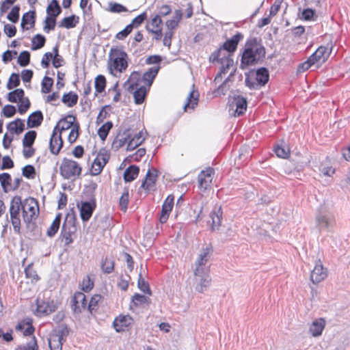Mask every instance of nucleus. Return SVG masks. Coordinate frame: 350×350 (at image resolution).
<instances>
[{"mask_svg": "<svg viewBox=\"0 0 350 350\" xmlns=\"http://www.w3.org/2000/svg\"><path fill=\"white\" fill-rule=\"evenodd\" d=\"M266 55L265 46L256 38L247 40L242 52L239 68L247 69L250 66L262 64Z\"/></svg>", "mask_w": 350, "mask_h": 350, "instance_id": "1", "label": "nucleus"}, {"mask_svg": "<svg viewBox=\"0 0 350 350\" xmlns=\"http://www.w3.org/2000/svg\"><path fill=\"white\" fill-rule=\"evenodd\" d=\"M129 57L122 48H111L109 53L108 68L109 72L113 74V70L120 73L123 72L128 68Z\"/></svg>", "mask_w": 350, "mask_h": 350, "instance_id": "2", "label": "nucleus"}, {"mask_svg": "<svg viewBox=\"0 0 350 350\" xmlns=\"http://www.w3.org/2000/svg\"><path fill=\"white\" fill-rule=\"evenodd\" d=\"M140 75L138 72L133 71L129 79L124 82V88L127 89L129 92L133 93L135 103L137 105L142 104L146 97L148 89L145 86H141L137 88Z\"/></svg>", "mask_w": 350, "mask_h": 350, "instance_id": "3", "label": "nucleus"}, {"mask_svg": "<svg viewBox=\"0 0 350 350\" xmlns=\"http://www.w3.org/2000/svg\"><path fill=\"white\" fill-rule=\"evenodd\" d=\"M23 207H24V203L22 202L21 197L18 196L13 197L10 201L9 212L14 231L18 234H21L20 211H23Z\"/></svg>", "mask_w": 350, "mask_h": 350, "instance_id": "4", "label": "nucleus"}, {"mask_svg": "<svg viewBox=\"0 0 350 350\" xmlns=\"http://www.w3.org/2000/svg\"><path fill=\"white\" fill-rule=\"evenodd\" d=\"M82 168L79 164L73 160L64 158L59 167L60 174L65 179L75 180L81 174Z\"/></svg>", "mask_w": 350, "mask_h": 350, "instance_id": "5", "label": "nucleus"}, {"mask_svg": "<svg viewBox=\"0 0 350 350\" xmlns=\"http://www.w3.org/2000/svg\"><path fill=\"white\" fill-rule=\"evenodd\" d=\"M209 61L212 63L217 62L221 64L220 72L222 74H226L229 68L232 66L234 62L232 58L227 56L225 52L221 51V49L215 50L209 57Z\"/></svg>", "mask_w": 350, "mask_h": 350, "instance_id": "6", "label": "nucleus"}, {"mask_svg": "<svg viewBox=\"0 0 350 350\" xmlns=\"http://www.w3.org/2000/svg\"><path fill=\"white\" fill-rule=\"evenodd\" d=\"M229 111H233L232 114L234 116H242L247 109V99L240 95L233 94L229 96Z\"/></svg>", "mask_w": 350, "mask_h": 350, "instance_id": "7", "label": "nucleus"}, {"mask_svg": "<svg viewBox=\"0 0 350 350\" xmlns=\"http://www.w3.org/2000/svg\"><path fill=\"white\" fill-rule=\"evenodd\" d=\"M23 207V217L24 222L29 224L36 219V212H39L38 203L33 198L26 199Z\"/></svg>", "mask_w": 350, "mask_h": 350, "instance_id": "8", "label": "nucleus"}, {"mask_svg": "<svg viewBox=\"0 0 350 350\" xmlns=\"http://www.w3.org/2000/svg\"><path fill=\"white\" fill-rule=\"evenodd\" d=\"M77 206L79 208L81 220L83 222H87L96 208V199L92 197L90 201H81L80 204L77 203Z\"/></svg>", "mask_w": 350, "mask_h": 350, "instance_id": "9", "label": "nucleus"}, {"mask_svg": "<svg viewBox=\"0 0 350 350\" xmlns=\"http://www.w3.org/2000/svg\"><path fill=\"white\" fill-rule=\"evenodd\" d=\"M316 224L319 230H329L335 224L334 216L327 212H319L316 217Z\"/></svg>", "mask_w": 350, "mask_h": 350, "instance_id": "10", "label": "nucleus"}, {"mask_svg": "<svg viewBox=\"0 0 350 350\" xmlns=\"http://www.w3.org/2000/svg\"><path fill=\"white\" fill-rule=\"evenodd\" d=\"M327 48L324 46H319L314 53H313L308 59L313 65L318 64L317 68L321 66L328 59L331 51H327Z\"/></svg>", "mask_w": 350, "mask_h": 350, "instance_id": "11", "label": "nucleus"}, {"mask_svg": "<svg viewBox=\"0 0 350 350\" xmlns=\"http://www.w3.org/2000/svg\"><path fill=\"white\" fill-rule=\"evenodd\" d=\"M243 38V35L237 32L231 38L227 40L222 46L219 48L221 49V51H226L228 53L227 56L230 57L233 55L237 49L239 42Z\"/></svg>", "mask_w": 350, "mask_h": 350, "instance_id": "12", "label": "nucleus"}, {"mask_svg": "<svg viewBox=\"0 0 350 350\" xmlns=\"http://www.w3.org/2000/svg\"><path fill=\"white\" fill-rule=\"evenodd\" d=\"M36 313L38 316L49 315L57 309V305L53 300H37Z\"/></svg>", "mask_w": 350, "mask_h": 350, "instance_id": "13", "label": "nucleus"}, {"mask_svg": "<svg viewBox=\"0 0 350 350\" xmlns=\"http://www.w3.org/2000/svg\"><path fill=\"white\" fill-rule=\"evenodd\" d=\"M87 306L85 295L82 292H76L72 299L71 309L75 314H79Z\"/></svg>", "mask_w": 350, "mask_h": 350, "instance_id": "14", "label": "nucleus"}, {"mask_svg": "<svg viewBox=\"0 0 350 350\" xmlns=\"http://www.w3.org/2000/svg\"><path fill=\"white\" fill-rule=\"evenodd\" d=\"M158 172L156 169L148 170L144 180L142 183L141 187L148 191L154 190L157 180Z\"/></svg>", "mask_w": 350, "mask_h": 350, "instance_id": "15", "label": "nucleus"}, {"mask_svg": "<svg viewBox=\"0 0 350 350\" xmlns=\"http://www.w3.org/2000/svg\"><path fill=\"white\" fill-rule=\"evenodd\" d=\"M75 120L76 117L75 116L71 114L67 115L66 116L59 120L57 125L55 126L53 131H58L61 134L62 131L72 129L74 126V124L76 123Z\"/></svg>", "mask_w": 350, "mask_h": 350, "instance_id": "16", "label": "nucleus"}, {"mask_svg": "<svg viewBox=\"0 0 350 350\" xmlns=\"http://www.w3.org/2000/svg\"><path fill=\"white\" fill-rule=\"evenodd\" d=\"M174 196H168L165 200L161 208V212L159 217L161 224H164L167 221L169 217V214L171 212L174 206Z\"/></svg>", "mask_w": 350, "mask_h": 350, "instance_id": "17", "label": "nucleus"}, {"mask_svg": "<svg viewBox=\"0 0 350 350\" xmlns=\"http://www.w3.org/2000/svg\"><path fill=\"white\" fill-rule=\"evenodd\" d=\"M132 136V131L131 129L124 130L122 133H119L112 143V147L116 150H119L123 147L126 143L129 142V139Z\"/></svg>", "mask_w": 350, "mask_h": 350, "instance_id": "18", "label": "nucleus"}, {"mask_svg": "<svg viewBox=\"0 0 350 350\" xmlns=\"http://www.w3.org/2000/svg\"><path fill=\"white\" fill-rule=\"evenodd\" d=\"M64 144L62 135H57V131H53L49 142V149L52 154L57 155Z\"/></svg>", "mask_w": 350, "mask_h": 350, "instance_id": "19", "label": "nucleus"}, {"mask_svg": "<svg viewBox=\"0 0 350 350\" xmlns=\"http://www.w3.org/2000/svg\"><path fill=\"white\" fill-rule=\"evenodd\" d=\"M132 321V318L129 315H120L114 319L113 326L117 332H122L131 324Z\"/></svg>", "mask_w": 350, "mask_h": 350, "instance_id": "20", "label": "nucleus"}, {"mask_svg": "<svg viewBox=\"0 0 350 350\" xmlns=\"http://www.w3.org/2000/svg\"><path fill=\"white\" fill-rule=\"evenodd\" d=\"M326 276L327 273L324 271L323 265L321 263H317L311 271L310 280L313 284H317L324 280Z\"/></svg>", "mask_w": 350, "mask_h": 350, "instance_id": "21", "label": "nucleus"}, {"mask_svg": "<svg viewBox=\"0 0 350 350\" xmlns=\"http://www.w3.org/2000/svg\"><path fill=\"white\" fill-rule=\"evenodd\" d=\"M222 209L221 207H215L214 209L210 213V217L212 220L211 230L215 231L219 230L221 226L222 219Z\"/></svg>", "mask_w": 350, "mask_h": 350, "instance_id": "22", "label": "nucleus"}, {"mask_svg": "<svg viewBox=\"0 0 350 350\" xmlns=\"http://www.w3.org/2000/svg\"><path fill=\"white\" fill-rule=\"evenodd\" d=\"M43 114L41 111L38 110L31 113L27 119V128H36L41 125L43 121Z\"/></svg>", "mask_w": 350, "mask_h": 350, "instance_id": "23", "label": "nucleus"}, {"mask_svg": "<svg viewBox=\"0 0 350 350\" xmlns=\"http://www.w3.org/2000/svg\"><path fill=\"white\" fill-rule=\"evenodd\" d=\"M269 73L265 67H261L256 70V80L259 88L265 86L269 81Z\"/></svg>", "mask_w": 350, "mask_h": 350, "instance_id": "24", "label": "nucleus"}, {"mask_svg": "<svg viewBox=\"0 0 350 350\" xmlns=\"http://www.w3.org/2000/svg\"><path fill=\"white\" fill-rule=\"evenodd\" d=\"M16 330L18 332H23V334L25 336H29L33 335L35 328L32 325V323L31 321H20L16 325Z\"/></svg>", "mask_w": 350, "mask_h": 350, "instance_id": "25", "label": "nucleus"}, {"mask_svg": "<svg viewBox=\"0 0 350 350\" xmlns=\"http://www.w3.org/2000/svg\"><path fill=\"white\" fill-rule=\"evenodd\" d=\"M213 253V248L211 244H208L206 247L202 248L199 256L196 262L199 265H205L210 257Z\"/></svg>", "mask_w": 350, "mask_h": 350, "instance_id": "26", "label": "nucleus"}, {"mask_svg": "<svg viewBox=\"0 0 350 350\" xmlns=\"http://www.w3.org/2000/svg\"><path fill=\"white\" fill-rule=\"evenodd\" d=\"M160 66H155L150 68L146 72H145L142 76V81L147 83L148 87H150L154 81V79L157 77L159 70Z\"/></svg>", "mask_w": 350, "mask_h": 350, "instance_id": "27", "label": "nucleus"}, {"mask_svg": "<svg viewBox=\"0 0 350 350\" xmlns=\"http://www.w3.org/2000/svg\"><path fill=\"white\" fill-rule=\"evenodd\" d=\"M325 326V321L323 318H320L314 321L310 327V332L314 337L321 335L323 330Z\"/></svg>", "mask_w": 350, "mask_h": 350, "instance_id": "28", "label": "nucleus"}, {"mask_svg": "<svg viewBox=\"0 0 350 350\" xmlns=\"http://www.w3.org/2000/svg\"><path fill=\"white\" fill-rule=\"evenodd\" d=\"M7 129L12 133L19 135L25 130L24 121L20 118H16L7 125Z\"/></svg>", "mask_w": 350, "mask_h": 350, "instance_id": "29", "label": "nucleus"}, {"mask_svg": "<svg viewBox=\"0 0 350 350\" xmlns=\"http://www.w3.org/2000/svg\"><path fill=\"white\" fill-rule=\"evenodd\" d=\"M139 167L135 165H131L126 168L123 174V178L126 183L132 182L138 176Z\"/></svg>", "mask_w": 350, "mask_h": 350, "instance_id": "30", "label": "nucleus"}, {"mask_svg": "<svg viewBox=\"0 0 350 350\" xmlns=\"http://www.w3.org/2000/svg\"><path fill=\"white\" fill-rule=\"evenodd\" d=\"M199 99V93L198 91H191L187 97V102L184 105V111H186L187 108L193 109L198 105Z\"/></svg>", "mask_w": 350, "mask_h": 350, "instance_id": "31", "label": "nucleus"}, {"mask_svg": "<svg viewBox=\"0 0 350 350\" xmlns=\"http://www.w3.org/2000/svg\"><path fill=\"white\" fill-rule=\"evenodd\" d=\"M78 99V95L76 93L70 91L68 93H65L63 95L62 98V102L67 107H72L77 103Z\"/></svg>", "mask_w": 350, "mask_h": 350, "instance_id": "32", "label": "nucleus"}, {"mask_svg": "<svg viewBox=\"0 0 350 350\" xmlns=\"http://www.w3.org/2000/svg\"><path fill=\"white\" fill-rule=\"evenodd\" d=\"M48 342L51 350H62V345L65 341L59 336L51 334Z\"/></svg>", "mask_w": 350, "mask_h": 350, "instance_id": "33", "label": "nucleus"}, {"mask_svg": "<svg viewBox=\"0 0 350 350\" xmlns=\"http://www.w3.org/2000/svg\"><path fill=\"white\" fill-rule=\"evenodd\" d=\"M62 8L57 0H52L46 10L47 15L55 17H57L62 13Z\"/></svg>", "mask_w": 350, "mask_h": 350, "instance_id": "34", "label": "nucleus"}, {"mask_svg": "<svg viewBox=\"0 0 350 350\" xmlns=\"http://www.w3.org/2000/svg\"><path fill=\"white\" fill-rule=\"evenodd\" d=\"M79 23V16L72 14L70 16L64 17L59 23V27H64L66 29H71L76 27Z\"/></svg>", "mask_w": 350, "mask_h": 350, "instance_id": "35", "label": "nucleus"}, {"mask_svg": "<svg viewBox=\"0 0 350 350\" xmlns=\"http://www.w3.org/2000/svg\"><path fill=\"white\" fill-rule=\"evenodd\" d=\"M144 138H142V132H139L138 133L135 134L132 138L131 137L130 139H129L126 150H133L137 146H139L144 142Z\"/></svg>", "mask_w": 350, "mask_h": 350, "instance_id": "36", "label": "nucleus"}, {"mask_svg": "<svg viewBox=\"0 0 350 350\" xmlns=\"http://www.w3.org/2000/svg\"><path fill=\"white\" fill-rule=\"evenodd\" d=\"M61 220L62 214L58 213L46 232V235L48 237H53L55 235L59 228Z\"/></svg>", "mask_w": 350, "mask_h": 350, "instance_id": "37", "label": "nucleus"}, {"mask_svg": "<svg viewBox=\"0 0 350 350\" xmlns=\"http://www.w3.org/2000/svg\"><path fill=\"white\" fill-rule=\"evenodd\" d=\"M77 218L74 213H68L62 226L66 227V229H70L72 231H77Z\"/></svg>", "mask_w": 350, "mask_h": 350, "instance_id": "38", "label": "nucleus"}, {"mask_svg": "<svg viewBox=\"0 0 350 350\" xmlns=\"http://www.w3.org/2000/svg\"><path fill=\"white\" fill-rule=\"evenodd\" d=\"M36 22V11L31 10L23 14L21 26L25 29V25L29 24L31 27L34 26Z\"/></svg>", "mask_w": 350, "mask_h": 350, "instance_id": "39", "label": "nucleus"}, {"mask_svg": "<svg viewBox=\"0 0 350 350\" xmlns=\"http://www.w3.org/2000/svg\"><path fill=\"white\" fill-rule=\"evenodd\" d=\"M25 96V92L21 88L15 89L12 92H8L7 95V99L11 103H17L18 100H21Z\"/></svg>", "mask_w": 350, "mask_h": 350, "instance_id": "40", "label": "nucleus"}, {"mask_svg": "<svg viewBox=\"0 0 350 350\" xmlns=\"http://www.w3.org/2000/svg\"><path fill=\"white\" fill-rule=\"evenodd\" d=\"M210 275L204 276L202 278H197L196 282L197 283L196 289L200 293H203L204 291L210 285L211 282Z\"/></svg>", "mask_w": 350, "mask_h": 350, "instance_id": "41", "label": "nucleus"}, {"mask_svg": "<svg viewBox=\"0 0 350 350\" xmlns=\"http://www.w3.org/2000/svg\"><path fill=\"white\" fill-rule=\"evenodd\" d=\"M70 332V329L68 325L65 323H62L58 327L54 329L51 334L54 335H57V337L59 336L61 339H63L64 341L66 340V337L68 336Z\"/></svg>", "mask_w": 350, "mask_h": 350, "instance_id": "42", "label": "nucleus"}, {"mask_svg": "<svg viewBox=\"0 0 350 350\" xmlns=\"http://www.w3.org/2000/svg\"><path fill=\"white\" fill-rule=\"evenodd\" d=\"M37 133L36 131L31 130L27 131L23 139V146L24 148L33 146L36 139Z\"/></svg>", "mask_w": 350, "mask_h": 350, "instance_id": "43", "label": "nucleus"}, {"mask_svg": "<svg viewBox=\"0 0 350 350\" xmlns=\"http://www.w3.org/2000/svg\"><path fill=\"white\" fill-rule=\"evenodd\" d=\"M76 232L77 231H72L69 228L66 229L65 226L62 227L60 237H62V240H64L65 246H68L73 243L72 235L75 234Z\"/></svg>", "mask_w": 350, "mask_h": 350, "instance_id": "44", "label": "nucleus"}, {"mask_svg": "<svg viewBox=\"0 0 350 350\" xmlns=\"http://www.w3.org/2000/svg\"><path fill=\"white\" fill-rule=\"evenodd\" d=\"M31 42V50L36 51L44 46L46 38L43 35L38 33L32 38Z\"/></svg>", "mask_w": 350, "mask_h": 350, "instance_id": "45", "label": "nucleus"}, {"mask_svg": "<svg viewBox=\"0 0 350 350\" xmlns=\"http://www.w3.org/2000/svg\"><path fill=\"white\" fill-rule=\"evenodd\" d=\"M113 127V123L111 121H108L104 124H103L98 130V135L101 140L105 141L108 134L110 131V130Z\"/></svg>", "mask_w": 350, "mask_h": 350, "instance_id": "46", "label": "nucleus"}, {"mask_svg": "<svg viewBox=\"0 0 350 350\" xmlns=\"http://www.w3.org/2000/svg\"><path fill=\"white\" fill-rule=\"evenodd\" d=\"M94 87L96 92L102 93L105 91L106 87V79L102 75H98L94 81Z\"/></svg>", "mask_w": 350, "mask_h": 350, "instance_id": "47", "label": "nucleus"}, {"mask_svg": "<svg viewBox=\"0 0 350 350\" xmlns=\"http://www.w3.org/2000/svg\"><path fill=\"white\" fill-rule=\"evenodd\" d=\"M115 262L113 259H109L107 257L101 262V269L107 274H109L114 270Z\"/></svg>", "mask_w": 350, "mask_h": 350, "instance_id": "48", "label": "nucleus"}, {"mask_svg": "<svg viewBox=\"0 0 350 350\" xmlns=\"http://www.w3.org/2000/svg\"><path fill=\"white\" fill-rule=\"evenodd\" d=\"M20 75L18 73L13 72L7 83L6 88L8 90H12L17 88L20 85Z\"/></svg>", "mask_w": 350, "mask_h": 350, "instance_id": "49", "label": "nucleus"}, {"mask_svg": "<svg viewBox=\"0 0 350 350\" xmlns=\"http://www.w3.org/2000/svg\"><path fill=\"white\" fill-rule=\"evenodd\" d=\"M57 18L53 16H49L46 17L44 20V26L43 27L44 31L46 33H49L50 31L53 30L56 25Z\"/></svg>", "mask_w": 350, "mask_h": 350, "instance_id": "50", "label": "nucleus"}, {"mask_svg": "<svg viewBox=\"0 0 350 350\" xmlns=\"http://www.w3.org/2000/svg\"><path fill=\"white\" fill-rule=\"evenodd\" d=\"M30 56L31 55L29 51H22L18 57V64L22 67L27 66L30 63Z\"/></svg>", "mask_w": 350, "mask_h": 350, "instance_id": "51", "label": "nucleus"}, {"mask_svg": "<svg viewBox=\"0 0 350 350\" xmlns=\"http://www.w3.org/2000/svg\"><path fill=\"white\" fill-rule=\"evenodd\" d=\"M25 273L26 277L31 279L32 282H37L40 280V277L37 274L36 271L34 270L33 267V263L27 265V267L25 269Z\"/></svg>", "mask_w": 350, "mask_h": 350, "instance_id": "52", "label": "nucleus"}, {"mask_svg": "<svg viewBox=\"0 0 350 350\" xmlns=\"http://www.w3.org/2000/svg\"><path fill=\"white\" fill-rule=\"evenodd\" d=\"M42 92L46 94L51 91L53 85V79L51 77L45 76L42 81Z\"/></svg>", "mask_w": 350, "mask_h": 350, "instance_id": "53", "label": "nucleus"}, {"mask_svg": "<svg viewBox=\"0 0 350 350\" xmlns=\"http://www.w3.org/2000/svg\"><path fill=\"white\" fill-rule=\"evenodd\" d=\"M137 286H138V288L142 291H143L144 293L149 295H152V292H151V290L150 288V286H149V284L148 283L144 280V278H143L142 275V273H139V279H138V282H137Z\"/></svg>", "mask_w": 350, "mask_h": 350, "instance_id": "54", "label": "nucleus"}, {"mask_svg": "<svg viewBox=\"0 0 350 350\" xmlns=\"http://www.w3.org/2000/svg\"><path fill=\"white\" fill-rule=\"evenodd\" d=\"M104 167L102 161H100L96 157L92 164L91 174L93 176H97L100 174Z\"/></svg>", "mask_w": 350, "mask_h": 350, "instance_id": "55", "label": "nucleus"}, {"mask_svg": "<svg viewBox=\"0 0 350 350\" xmlns=\"http://www.w3.org/2000/svg\"><path fill=\"white\" fill-rule=\"evenodd\" d=\"M11 180L10 174L4 172L0 174V183L5 193L8 191V187L10 185Z\"/></svg>", "mask_w": 350, "mask_h": 350, "instance_id": "56", "label": "nucleus"}, {"mask_svg": "<svg viewBox=\"0 0 350 350\" xmlns=\"http://www.w3.org/2000/svg\"><path fill=\"white\" fill-rule=\"evenodd\" d=\"M20 6H14L7 16V18L13 23H16L19 19Z\"/></svg>", "mask_w": 350, "mask_h": 350, "instance_id": "57", "label": "nucleus"}, {"mask_svg": "<svg viewBox=\"0 0 350 350\" xmlns=\"http://www.w3.org/2000/svg\"><path fill=\"white\" fill-rule=\"evenodd\" d=\"M79 129H80L79 124L78 122H76L74 124V126L71 129V131H70L68 137V142L70 144L74 143L78 138L79 135Z\"/></svg>", "mask_w": 350, "mask_h": 350, "instance_id": "58", "label": "nucleus"}, {"mask_svg": "<svg viewBox=\"0 0 350 350\" xmlns=\"http://www.w3.org/2000/svg\"><path fill=\"white\" fill-rule=\"evenodd\" d=\"M129 198V189L128 188H124V191L120 198V206H121V210L124 212L127 209Z\"/></svg>", "mask_w": 350, "mask_h": 350, "instance_id": "59", "label": "nucleus"}, {"mask_svg": "<svg viewBox=\"0 0 350 350\" xmlns=\"http://www.w3.org/2000/svg\"><path fill=\"white\" fill-rule=\"evenodd\" d=\"M101 299L102 296L100 295H94L93 297H92L88 306V310L92 314L96 310V307L97 306L98 303L101 300Z\"/></svg>", "mask_w": 350, "mask_h": 350, "instance_id": "60", "label": "nucleus"}, {"mask_svg": "<svg viewBox=\"0 0 350 350\" xmlns=\"http://www.w3.org/2000/svg\"><path fill=\"white\" fill-rule=\"evenodd\" d=\"M22 174L27 178H33L36 175L35 167L31 165H25L22 170Z\"/></svg>", "mask_w": 350, "mask_h": 350, "instance_id": "61", "label": "nucleus"}, {"mask_svg": "<svg viewBox=\"0 0 350 350\" xmlns=\"http://www.w3.org/2000/svg\"><path fill=\"white\" fill-rule=\"evenodd\" d=\"M109 11L113 13H121L127 12V8L123 5L118 3H109Z\"/></svg>", "mask_w": 350, "mask_h": 350, "instance_id": "62", "label": "nucleus"}, {"mask_svg": "<svg viewBox=\"0 0 350 350\" xmlns=\"http://www.w3.org/2000/svg\"><path fill=\"white\" fill-rule=\"evenodd\" d=\"M18 105V111L21 114L25 113L30 107L31 103L28 98H24L21 100Z\"/></svg>", "mask_w": 350, "mask_h": 350, "instance_id": "63", "label": "nucleus"}, {"mask_svg": "<svg viewBox=\"0 0 350 350\" xmlns=\"http://www.w3.org/2000/svg\"><path fill=\"white\" fill-rule=\"evenodd\" d=\"M16 113V109L15 106L12 105H5L2 110V113L6 118H12Z\"/></svg>", "mask_w": 350, "mask_h": 350, "instance_id": "64", "label": "nucleus"}]
</instances>
